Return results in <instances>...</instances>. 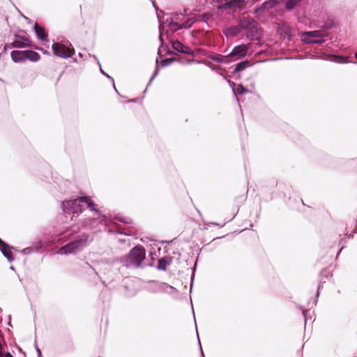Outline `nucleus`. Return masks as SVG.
Returning <instances> with one entry per match:
<instances>
[{
  "instance_id": "obj_1",
  "label": "nucleus",
  "mask_w": 357,
  "mask_h": 357,
  "mask_svg": "<svg viewBox=\"0 0 357 357\" xmlns=\"http://www.w3.org/2000/svg\"><path fill=\"white\" fill-rule=\"evenodd\" d=\"M146 257V250L142 245H137L130 250L129 253L120 259V262L129 268H139L143 267V262Z\"/></svg>"
},
{
  "instance_id": "obj_2",
  "label": "nucleus",
  "mask_w": 357,
  "mask_h": 357,
  "mask_svg": "<svg viewBox=\"0 0 357 357\" xmlns=\"http://www.w3.org/2000/svg\"><path fill=\"white\" fill-rule=\"evenodd\" d=\"M92 241V238H90V235L88 234L84 233L78 235L73 241L62 246L60 248L59 252L65 255L75 253L85 248L88 245L89 241Z\"/></svg>"
},
{
  "instance_id": "obj_3",
  "label": "nucleus",
  "mask_w": 357,
  "mask_h": 357,
  "mask_svg": "<svg viewBox=\"0 0 357 357\" xmlns=\"http://www.w3.org/2000/svg\"><path fill=\"white\" fill-rule=\"evenodd\" d=\"M84 197H79L74 199L65 200L61 203L63 211L66 213H79L84 210Z\"/></svg>"
},
{
  "instance_id": "obj_4",
  "label": "nucleus",
  "mask_w": 357,
  "mask_h": 357,
  "mask_svg": "<svg viewBox=\"0 0 357 357\" xmlns=\"http://www.w3.org/2000/svg\"><path fill=\"white\" fill-rule=\"evenodd\" d=\"M302 35V41L305 43L322 44L325 42L324 38L327 36L328 33L324 30H315L303 32Z\"/></svg>"
},
{
  "instance_id": "obj_5",
  "label": "nucleus",
  "mask_w": 357,
  "mask_h": 357,
  "mask_svg": "<svg viewBox=\"0 0 357 357\" xmlns=\"http://www.w3.org/2000/svg\"><path fill=\"white\" fill-rule=\"evenodd\" d=\"M147 290L153 294L167 293L169 294L176 292V289L166 282L151 280L148 282Z\"/></svg>"
},
{
  "instance_id": "obj_6",
  "label": "nucleus",
  "mask_w": 357,
  "mask_h": 357,
  "mask_svg": "<svg viewBox=\"0 0 357 357\" xmlns=\"http://www.w3.org/2000/svg\"><path fill=\"white\" fill-rule=\"evenodd\" d=\"M52 48L56 56L63 59L70 58L75 54L74 49L70 50L60 43H54Z\"/></svg>"
},
{
  "instance_id": "obj_7",
  "label": "nucleus",
  "mask_w": 357,
  "mask_h": 357,
  "mask_svg": "<svg viewBox=\"0 0 357 357\" xmlns=\"http://www.w3.org/2000/svg\"><path fill=\"white\" fill-rule=\"evenodd\" d=\"M245 0H227L222 4H218L217 8L220 10H227L228 9L235 11L236 9L243 10L245 6Z\"/></svg>"
},
{
  "instance_id": "obj_8",
  "label": "nucleus",
  "mask_w": 357,
  "mask_h": 357,
  "mask_svg": "<svg viewBox=\"0 0 357 357\" xmlns=\"http://www.w3.org/2000/svg\"><path fill=\"white\" fill-rule=\"evenodd\" d=\"M183 19L182 13H174L171 15H166V18L163 20V24H167L169 27L176 26L178 27L181 22Z\"/></svg>"
},
{
  "instance_id": "obj_9",
  "label": "nucleus",
  "mask_w": 357,
  "mask_h": 357,
  "mask_svg": "<svg viewBox=\"0 0 357 357\" xmlns=\"http://www.w3.org/2000/svg\"><path fill=\"white\" fill-rule=\"evenodd\" d=\"M248 50V45L245 44L239 45L234 47L228 56L231 58H235V59H241L247 54Z\"/></svg>"
},
{
  "instance_id": "obj_10",
  "label": "nucleus",
  "mask_w": 357,
  "mask_h": 357,
  "mask_svg": "<svg viewBox=\"0 0 357 357\" xmlns=\"http://www.w3.org/2000/svg\"><path fill=\"white\" fill-rule=\"evenodd\" d=\"M172 46L173 49L178 52L190 55L192 56H195L194 52L188 47L183 44L179 40H173L172 41Z\"/></svg>"
},
{
  "instance_id": "obj_11",
  "label": "nucleus",
  "mask_w": 357,
  "mask_h": 357,
  "mask_svg": "<svg viewBox=\"0 0 357 357\" xmlns=\"http://www.w3.org/2000/svg\"><path fill=\"white\" fill-rule=\"evenodd\" d=\"M99 218H92L89 220V222L86 223V225L90 229H96L98 225H103L105 227L107 226V220L105 215H98Z\"/></svg>"
},
{
  "instance_id": "obj_12",
  "label": "nucleus",
  "mask_w": 357,
  "mask_h": 357,
  "mask_svg": "<svg viewBox=\"0 0 357 357\" xmlns=\"http://www.w3.org/2000/svg\"><path fill=\"white\" fill-rule=\"evenodd\" d=\"M13 248V247L10 246L9 245L3 242L1 239H0V250L9 262H11L14 260V257L12 252Z\"/></svg>"
},
{
  "instance_id": "obj_13",
  "label": "nucleus",
  "mask_w": 357,
  "mask_h": 357,
  "mask_svg": "<svg viewBox=\"0 0 357 357\" xmlns=\"http://www.w3.org/2000/svg\"><path fill=\"white\" fill-rule=\"evenodd\" d=\"M16 39L11 43L12 47L16 48H24L31 45V41L26 36L15 35Z\"/></svg>"
},
{
  "instance_id": "obj_14",
  "label": "nucleus",
  "mask_w": 357,
  "mask_h": 357,
  "mask_svg": "<svg viewBox=\"0 0 357 357\" xmlns=\"http://www.w3.org/2000/svg\"><path fill=\"white\" fill-rule=\"evenodd\" d=\"M257 22L251 17H242L238 21V25L241 29H245L248 31L253 26H256Z\"/></svg>"
},
{
  "instance_id": "obj_15",
  "label": "nucleus",
  "mask_w": 357,
  "mask_h": 357,
  "mask_svg": "<svg viewBox=\"0 0 357 357\" xmlns=\"http://www.w3.org/2000/svg\"><path fill=\"white\" fill-rule=\"evenodd\" d=\"M261 36V31L259 24L257 22L256 26H253L250 29L247 31V37L251 40H258Z\"/></svg>"
},
{
  "instance_id": "obj_16",
  "label": "nucleus",
  "mask_w": 357,
  "mask_h": 357,
  "mask_svg": "<svg viewBox=\"0 0 357 357\" xmlns=\"http://www.w3.org/2000/svg\"><path fill=\"white\" fill-rule=\"evenodd\" d=\"M33 29L37 37L40 40L43 41H47V33L43 27L40 26L37 23H36L33 26Z\"/></svg>"
},
{
  "instance_id": "obj_17",
  "label": "nucleus",
  "mask_w": 357,
  "mask_h": 357,
  "mask_svg": "<svg viewBox=\"0 0 357 357\" xmlns=\"http://www.w3.org/2000/svg\"><path fill=\"white\" fill-rule=\"evenodd\" d=\"M241 27L239 25L238 26H231L230 27L226 28L223 33L227 38H232L236 36L241 32Z\"/></svg>"
},
{
  "instance_id": "obj_18",
  "label": "nucleus",
  "mask_w": 357,
  "mask_h": 357,
  "mask_svg": "<svg viewBox=\"0 0 357 357\" xmlns=\"http://www.w3.org/2000/svg\"><path fill=\"white\" fill-rule=\"evenodd\" d=\"M24 51L25 60H29L32 62H36L40 60V56L38 52L30 50H26Z\"/></svg>"
},
{
  "instance_id": "obj_19",
  "label": "nucleus",
  "mask_w": 357,
  "mask_h": 357,
  "mask_svg": "<svg viewBox=\"0 0 357 357\" xmlns=\"http://www.w3.org/2000/svg\"><path fill=\"white\" fill-rule=\"evenodd\" d=\"M84 204H86L87 208L91 211L97 213L98 215H102V212L96 208V204L93 202V201L89 197L84 196Z\"/></svg>"
},
{
  "instance_id": "obj_20",
  "label": "nucleus",
  "mask_w": 357,
  "mask_h": 357,
  "mask_svg": "<svg viewBox=\"0 0 357 357\" xmlns=\"http://www.w3.org/2000/svg\"><path fill=\"white\" fill-rule=\"evenodd\" d=\"M12 60L15 63H19L25 61L24 50H13L10 53Z\"/></svg>"
},
{
  "instance_id": "obj_21",
  "label": "nucleus",
  "mask_w": 357,
  "mask_h": 357,
  "mask_svg": "<svg viewBox=\"0 0 357 357\" xmlns=\"http://www.w3.org/2000/svg\"><path fill=\"white\" fill-rule=\"evenodd\" d=\"M209 58L218 63H229L230 61L228 55L222 56L220 54H211L209 56Z\"/></svg>"
},
{
  "instance_id": "obj_22",
  "label": "nucleus",
  "mask_w": 357,
  "mask_h": 357,
  "mask_svg": "<svg viewBox=\"0 0 357 357\" xmlns=\"http://www.w3.org/2000/svg\"><path fill=\"white\" fill-rule=\"evenodd\" d=\"M248 66H249L248 61H247V60L242 61L236 65L232 73H233V74H236V73L245 70Z\"/></svg>"
},
{
  "instance_id": "obj_23",
  "label": "nucleus",
  "mask_w": 357,
  "mask_h": 357,
  "mask_svg": "<svg viewBox=\"0 0 357 357\" xmlns=\"http://www.w3.org/2000/svg\"><path fill=\"white\" fill-rule=\"evenodd\" d=\"M170 263L165 257H162L158 259L157 268L160 271H166Z\"/></svg>"
},
{
  "instance_id": "obj_24",
  "label": "nucleus",
  "mask_w": 357,
  "mask_h": 357,
  "mask_svg": "<svg viewBox=\"0 0 357 357\" xmlns=\"http://www.w3.org/2000/svg\"><path fill=\"white\" fill-rule=\"evenodd\" d=\"M192 23L193 22L190 19H188L183 23L181 24L178 27L172 29V32H175L178 29L190 28L192 25Z\"/></svg>"
},
{
  "instance_id": "obj_25",
  "label": "nucleus",
  "mask_w": 357,
  "mask_h": 357,
  "mask_svg": "<svg viewBox=\"0 0 357 357\" xmlns=\"http://www.w3.org/2000/svg\"><path fill=\"white\" fill-rule=\"evenodd\" d=\"M302 0H288L285 3V8L288 10H291Z\"/></svg>"
},
{
  "instance_id": "obj_26",
  "label": "nucleus",
  "mask_w": 357,
  "mask_h": 357,
  "mask_svg": "<svg viewBox=\"0 0 357 357\" xmlns=\"http://www.w3.org/2000/svg\"><path fill=\"white\" fill-rule=\"evenodd\" d=\"M93 57L98 62V64L100 66V73L105 75V77H107L108 79H109L112 82V84H113V86H114V89H115L116 91H117L116 87H115V84H114V79L109 76L107 73H106L101 68V65H100V61H98V58L96 57V56L95 55H93Z\"/></svg>"
},
{
  "instance_id": "obj_27",
  "label": "nucleus",
  "mask_w": 357,
  "mask_h": 357,
  "mask_svg": "<svg viewBox=\"0 0 357 357\" xmlns=\"http://www.w3.org/2000/svg\"><path fill=\"white\" fill-rule=\"evenodd\" d=\"M278 31L279 33H290L289 28L284 23L278 25Z\"/></svg>"
},
{
  "instance_id": "obj_28",
  "label": "nucleus",
  "mask_w": 357,
  "mask_h": 357,
  "mask_svg": "<svg viewBox=\"0 0 357 357\" xmlns=\"http://www.w3.org/2000/svg\"><path fill=\"white\" fill-rule=\"evenodd\" d=\"M158 59L156 60V66H155V71L152 75V77H151L148 84H147V86H149L151 83L152 82V81L155 79V77L158 75V71H159V68H158Z\"/></svg>"
},
{
  "instance_id": "obj_29",
  "label": "nucleus",
  "mask_w": 357,
  "mask_h": 357,
  "mask_svg": "<svg viewBox=\"0 0 357 357\" xmlns=\"http://www.w3.org/2000/svg\"><path fill=\"white\" fill-rule=\"evenodd\" d=\"M176 61V59H172V58H167L164 60L162 61V67H166L170 64H172L173 62H174Z\"/></svg>"
},
{
  "instance_id": "obj_30",
  "label": "nucleus",
  "mask_w": 357,
  "mask_h": 357,
  "mask_svg": "<svg viewBox=\"0 0 357 357\" xmlns=\"http://www.w3.org/2000/svg\"><path fill=\"white\" fill-rule=\"evenodd\" d=\"M236 91L239 94H243L245 93H248L249 91L244 86H243V84H240L236 88Z\"/></svg>"
},
{
  "instance_id": "obj_31",
  "label": "nucleus",
  "mask_w": 357,
  "mask_h": 357,
  "mask_svg": "<svg viewBox=\"0 0 357 357\" xmlns=\"http://www.w3.org/2000/svg\"><path fill=\"white\" fill-rule=\"evenodd\" d=\"M266 8H267V6H266V3L264 2L261 6H259V7H257L255 9L254 13L255 14H257L259 12L265 10L266 9Z\"/></svg>"
},
{
  "instance_id": "obj_32",
  "label": "nucleus",
  "mask_w": 357,
  "mask_h": 357,
  "mask_svg": "<svg viewBox=\"0 0 357 357\" xmlns=\"http://www.w3.org/2000/svg\"><path fill=\"white\" fill-rule=\"evenodd\" d=\"M279 0H268L265 1L267 7L273 8L278 3Z\"/></svg>"
},
{
  "instance_id": "obj_33",
  "label": "nucleus",
  "mask_w": 357,
  "mask_h": 357,
  "mask_svg": "<svg viewBox=\"0 0 357 357\" xmlns=\"http://www.w3.org/2000/svg\"><path fill=\"white\" fill-rule=\"evenodd\" d=\"M34 251V248L32 247H28L22 250V252L25 255H29Z\"/></svg>"
},
{
  "instance_id": "obj_34",
  "label": "nucleus",
  "mask_w": 357,
  "mask_h": 357,
  "mask_svg": "<svg viewBox=\"0 0 357 357\" xmlns=\"http://www.w3.org/2000/svg\"><path fill=\"white\" fill-rule=\"evenodd\" d=\"M162 24L160 23V26H159V30H160V36H159V38H160V42H161V43H162V44H163V39H162Z\"/></svg>"
},
{
  "instance_id": "obj_35",
  "label": "nucleus",
  "mask_w": 357,
  "mask_h": 357,
  "mask_svg": "<svg viewBox=\"0 0 357 357\" xmlns=\"http://www.w3.org/2000/svg\"><path fill=\"white\" fill-rule=\"evenodd\" d=\"M336 61L338 63H346L345 58L341 56H337Z\"/></svg>"
},
{
  "instance_id": "obj_36",
  "label": "nucleus",
  "mask_w": 357,
  "mask_h": 357,
  "mask_svg": "<svg viewBox=\"0 0 357 357\" xmlns=\"http://www.w3.org/2000/svg\"><path fill=\"white\" fill-rule=\"evenodd\" d=\"M299 308L302 310L303 314V316L305 317V319L306 320V314L307 312V310L304 309V308H303L302 307H300Z\"/></svg>"
},
{
  "instance_id": "obj_37",
  "label": "nucleus",
  "mask_w": 357,
  "mask_h": 357,
  "mask_svg": "<svg viewBox=\"0 0 357 357\" xmlns=\"http://www.w3.org/2000/svg\"><path fill=\"white\" fill-rule=\"evenodd\" d=\"M197 335H198V332L197 331ZM197 338H198V342H199V347H200V350H201V354L202 355L203 357L204 356V352H203V350H202V345H201V342H200V340H199V335H197Z\"/></svg>"
},
{
  "instance_id": "obj_38",
  "label": "nucleus",
  "mask_w": 357,
  "mask_h": 357,
  "mask_svg": "<svg viewBox=\"0 0 357 357\" xmlns=\"http://www.w3.org/2000/svg\"><path fill=\"white\" fill-rule=\"evenodd\" d=\"M227 0H216V6L218 5V4H222V3H225L226 2Z\"/></svg>"
},
{
  "instance_id": "obj_39",
  "label": "nucleus",
  "mask_w": 357,
  "mask_h": 357,
  "mask_svg": "<svg viewBox=\"0 0 357 357\" xmlns=\"http://www.w3.org/2000/svg\"><path fill=\"white\" fill-rule=\"evenodd\" d=\"M321 289V284L319 285L318 287V289H317V297H318L319 296V290Z\"/></svg>"
},
{
  "instance_id": "obj_40",
  "label": "nucleus",
  "mask_w": 357,
  "mask_h": 357,
  "mask_svg": "<svg viewBox=\"0 0 357 357\" xmlns=\"http://www.w3.org/2000/svg\"><path fill=\"white\" fill-rule=\"evenodd\" d=\"M5 357H13V356L9 353V352H7L6 354H5Z\"/></svg>"
},
{
  "instance_id": "obj_41",
  "label": "nucleus",
  "mask_w": 357,
  "mask_h": 357,
  "mask_svg": "<svg viewBox=\"0 0 357 357\" xmlns=\"http://www.w3.org/2000/svg\"><path fill=\"white\" fill-rule=\"evenodd\" d=\"M192 62L199 63V61H193V60H189V61H188V63H192Z\"/></svg>"
},
{
  "instance_id": "obj_42",
  "label": "nucleus",
  "mask_w": 357,
  "mask_h": 357,
  "mask_svg": "<svg viewBox=\"0 0 357 357\" xmlns=\"http://www.w3.org/2000/svg\"><path fill=\"white\" fill-rule=\"evenodd\" d=\"M36 350H37V353H38V356H41L42 354H41L40 350L38 347H36Z\"/></svg>"
},
{
  "instance_id": "obj_43",
  "label": "nucleus",
  "mask_w": 357,
  "mask_h": 357,
  "mask_svg": "<svg viewBox=\"0 0 357 357\" xmlns=\"http://www.w3.org/2000/svg\"><path fill=\"white\" fill-rule=\"evenodd\" d=\"M167 53H168L169 55L175 54V53H174L173 51H170V50H169V51L167 52Z\"/></svg>"
},
{
  "instance_id": "obj_44",
  "label": "nucleus",
  "mask_w": 357,
  "mask_h": 357,
  "mask_svg": "<svg viewBox=\"0 0 357 357\" xmlns=\"http://www.w3.org/2000/svg\"><path fill=\"white\" fill-rule=\"evenodd\" d=\"M78 55H79V57H81V58H82V57H83V54H82L81 52H79V53L78 54Z\"/></svg>"
},
{
  "instance_id": "obj_45",
  "label": "nucleus",
  "mask_w": 357,
  "mask_h": 357,
  "mask_svg": "<svg viewBox=\"0 0 357 357\" xmlns=\"http://www.w3.org/2000/svg\"><path fill=\"white\" fill-rule=\"evenodd\" d=\"M23 17H24L26 20H29V21L30 20L28 17H25V16H24V15H23Z\"/></svg>"
},
{
  "instance_id": "obj_46",
  "label": "nucleus",
  "mask_w": 357,
  "mask_h": 357,
  "mask_svg": "<svg viewBox=\"0 0 357 357\" xmlns=\"http://www.w3.org/2000/svg\"><path fill=\"white\" fill-rule=\"evenodd\" d=\"M119 220L121 221V222H124V220H122V219H119ZM125 222H126V221H125ZM126 223H128V222H126Z\"/></svg>"
},
{
  "instance_id": "obj_47",
  "label": "nucleus",
  "mask_w": 357,
  "mask_h": 357,
  "mask_svg": "<svg viewBox=\"0 0 357 357\" xmlns=\"http://www.w3.org/2000/svg\"><path fill=\"white\" fill-rule=\"evenodd\" d=\"M213 225H218V223H215V222H212Z\"/></svg>"
},
{
  "instance_id": "obj_48",
  "label": "nucleus",
  "mask_w": 357,
  "mask_h": 357,
  "mask_svg": "<svg viewBox=\"0 0 357 357\" xmlns=\"http://www.w3.org/2000/svg\"><path fill=\"white\" fill-rule=\"evenodd\" d=\"M355 57L357 59V52L355 53Z\"/></svg>"
},
{
  "instance_id": "obj_49",
  "label": "nucleus",
  "mask_w": 357,
  "mask_h": 357,
  "mask_svg": "<svg viewBox=\"0 0 357 357\" xmlns=\"http://www.w3.org/2000/svg\"><path fill=\"white\" fill-rule=\"evenodd\" d=\"M256 1H257V0H252V1L253 3H254V2H255Z\"/></svg>"
},
{
  "instance_id": "obj_50",
  "label": "nucleus",
  "mask_w": 357,
  "mask_h": 357,
  "mask_svg": "<svg viewBox=\"0 0 357 357\" xmlns=\"http://www.w3.org/2000/svg\"><path fill=\"white\" fill-rule=\"evenodd\" d=\"M38 357H41V356H38Z\"/></svg>"
},
{
  "instance_id": "obj_51",
  "label": "nucleus",
  "mask_w": 357,
  "mask_h": 357,
  "mask_svg": "<svg viewBox=\"0 0 357 357\" xmlns=\"http://www.w3.org/2000/svg\"><path fill=\"white\" fill-rule=\"evenodd\" d=\"M356 63H357V62H356Z\"/></svg>"
}]
</instances>
